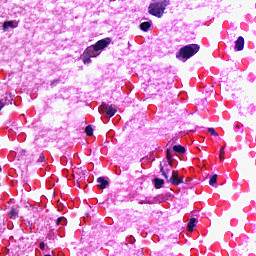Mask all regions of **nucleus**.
Wrapping results in <instances>:
<instances>
[{
  "instance_id": "20e7f679",
  "label": "nucleus",
  "mask_w": 256,
  "mask_h": 256,
  "mask_svg": "<svg viewBox=\"0 0 256 256\" xmlns=\"http://www.w3.org/2000/svg\"><path fill=\"white\" fill-rule=\"evenodd\" d=\"M99 112L106 113L108 117H113V115L117 113V107H115V105H109L103 102L102 105L99 107Z\"/></svg>"
},
{
  "instance_id": "dca6fc26",
  "label": "nucleus",
  "mask_w": 256,
  "mask_h": 256,
  "mask_svg": "<svg viewBox=\"0 0 256 256\" xmlns=\"http://www.w3.org/2000/svg\"><path fill=\"white\" fill-rule=\"evenodd\" d=\"M195 223H197V218H191L188 223L189 231H193V227H195Z\"/></svg>"
},
{
  "instance_id": "6e6552de",
  "label": "nucleus",
  "mask_w": 256,
  "mask_h": 256,
  "mask_svg": "<svg viewBox=\"0 0 256 256\" xmlns=\"http://www.w3.org/2000/svg\"><path fill=\"white\" fill-rule=\"evenodd\" d=\"M9 216H10V219H17V217H19V207L18 206L12 207L10 209Z\"/></svg>"
},
{
  "instance_id": "412c9836",
  "label": "nucleus",
  "mask_w": 256,
  "mask_h": 256,
  "mask_svg": "<svg viewBox=\"0 0 256 256\" xmlns=\"http://www.w3.org/2000/svg\"><path fill=\"white\" fill-rule=\"evenodd\" d=\"M166 158L168 159L169 163H171V160L173 159V154H171V149L166 150Z\"/></svg>"
},
{
  "instance_id": "1a4fd4ad",
  "label": "nucleus",
  "mask_w": 256,
  "mask_h": 256,
  "mask_svg": "<svg viewBox=\"0 0 256 256\" xmlns=\"http://www.w3.org/2000/svg\"><path fill=\"white\" fill-rule=\"evenodd\" d=\"M9 27H11V29L17 28V22L6 21L3 23V31H7V29H9Z\"/></svg>"
},
{
  "instance_id": "f03ea898",
  "label": "nucleus",
  "mask_w": 256,
  "mask_h": 256,
  "mask_svg": "<svg viewBox=\"0 0 256 256\" xmlns=\"http://www.w3.org/2000/svg\"><path fill=\"white\" fill-rule=\"evenodd\" d=\"M169 4V0H154L148 7V13L154 17L161 18Z\"/></svg>"
},
{
  "instance_id": "7ed1b4c3",
  "label": "nucleus",
  "mask_w": 256,
  "mask_h": 256,
  "mask_svg": "<svg viewBox=\"0 0 256 256\" xmlns=\"http://www.w3.org/2000/svg\"><path fill=\"white\" fill-rule=\"evenodd\" d=\"M199 45L198 44H189L182 47L179 52L176 54L177 59L180 61H187V59H191L193 55H197L199 53Z\"/></svg>"
},
{
  "instance_id": "4468645a",
  "label": "nucleus",
  "mask_w": 256,
  "mask_h": 256,
  "mask_svg": "<svg viewBox=\"0 0 256 256\" xmlns=\"http://www.w3.org/2000/svg\"><path fill=\"white\" fill-rule=\"evenodd\" d=\"M56 225L58 227H63V225H67V218L65 217H59L57 220H56Z\"/></svg>"
},
{
  "instance_id": "39448f33",
  "label": "nucleus",
  "mask_w": 256,
  "mask_h": 256,
  "mask_svg": "<svg viewBox=\"0 0 256 256\" xmlns=\"http://www.w3.org/2000/svg\"><path fill=\"white\" fill-rule=\"evenodd\" d=\"M168 182L175 186L181 185V183H183V178H179V173L177 171H173Z\"/></svg>"
},
{
  "instance_id": "4be33fe9",
  "label": "nucleus",
  "mask_w": 256,
  "mask_h": 256,
  "mask_svg": "<svg viewBox=\"0 0 256 256\" xmlns=\"http://www.w3.org/2000/svg\"><path fill=\"white\" fill-rule=\"evenodd\" d=\"M160 172L162 173L163 177L169 181V176H167V172H165V169H163V165L160 164Z\"/></svg>"
},
{
  "instance_id": "a211bd4d",
  "label": "nucleus",
  "mask_w": 256,
  "mask_h": 256,
  "mask_svg": "<svg viewBox=\"0 0 256 256\" xmlns=\"http://www.w3.org/2000/svg\"><path fill=\"white\" fill-rule=\"evenodd\" d=\"M85 133H86V135H88V137H91V135H93V127H91V125H88L85 128Z\"/></svg>"
},
{
  "instance_id": "f257e3e1",
  "label": "nucleus",
  "mask_w": 256,
  "mask_h": 256,
  "mask_svg": "<svg viewBox=\"0 0 256 256\" xmlns=\"http://www.w3.org/2000/svg\"><path fill=\"white\" fill-rule=\"evenodd\" d=\"M108 45H111V38L99 40L95 45H91L86 48L85 55L86 57H99V55H101V51H103V49Z\"/></svg>"
},
{
  "instance_id": "6ab92c4d",
  "label": "nucleus",
  "mask_w": 256,
  "mask_h": 256,
  "mask_svg": "<svg viewBox=\"0 0 256 256\" xmlns=\"http://www.w3.org/2000/svg\"><path fill=\"white\" fill-rule=\"evenodd\" d=\"M207 131L208 133H210V135H213L214 137H219V133L215 131V128H208Z\"/></svg>"
},
{
  "instance_id": "a878e982",
  "label": "nucleus",
  "mask_w": 256,
  "mask_h": 256,
  "mask_svg": "<svg viewBox=\"0 0 256 256\" xmlns=\"http://www.w3.org/2000/svg\"><path fill=\"white\" fill-rule=\"evenodd\" d=\"M77 173H80V175H82V176H80V179H82V177H85V174L82 173L81 170H77Z\"/></svg>"
},
{
  "instance_id": "9d476101",
  "label": "nucleus",
  "mask_w": 256,
  "mask_h": 256,
  "mask_svg": "<svg viewBox=\"0 0 256 256\" xmlns=\"http://www.w3.org/2000/svg\"><path fill=\"white\" fill-rule=\"evenodd\" d=\"M97 182L99 183L98 187L100 189H107V186L109 185V181L105 180V178H103V177H99L97 179Z\"/></svg>"
},
{
  "instance_id": "9b49d317",
  "label": "nucleus",
  "mask_w": 256,
  "mask_h": 256,
  "mask_svg": "<svg viewBox=\"0 0 256 256\" xmlns=\"http://www.w3.org/2000/svg\"><path fill=\"white\" fill-rule=\"evenodd\" d=\"M163 185H165L164 179H159V178L154 179V187L156 189H161V187H163Z\"/></svg>"
},
{
  "instance_id": "bb28decb",
  "label": "nucleus",
  "mask_w": 256,
  "mask_h": 256,
  "mask_svg": "<svg viewBox=\"0 0 256 256\" xmlns=\"http://www.w3.org/2000/svg\"><path fill=\"white\" fill-rule=\"evenodd\" d=\"M0 171H1V167H0Z\"/></svg>"
},
{
  "instance_id": "5701e85b",
  "label": "nucleus",
  "mask_w": 256,
  "mask_h": 256,
  "mask_svg": "<svg viewBox=\"0 0 256 256\" xmlns=\"http://www.w3.org/2000/svg\"><path fill=\"white\" fill-rule=\"evenodd\" d=\"M83 63H84L85 65H89V63H91V57H89V56H84V57H83Z\"/></svg>"
},
{
  "instance_id": "f3484780",
  "label": "nucleus",
  "mask_w": 256,
  "mask_h": 256,
  "mask_svg": "<svg viewBox=\"0 0 256 256\" xmlns=\"http://www.w3.org/2000/svg\"><path fill=\"white\" fill-rule=\"evenodd\" d=\"M139 205H153V203H155V201L146 199V200H139Z\"/></svg>"
},
{
  "instance_id": "2eb2a0df",
  "label": "nucleus",
  "mask_w": 256,
  "mask_h": 256,
  "mask_svg": "<svg viewBox=\"0 0 256 256\" xmlns=\"http://www.w3.org/2000/svg\"><path fill=\"white\" fill-rule=\"evenodd\" d=\"M209 185H211V187H214V185H216L217 187V174L211 176L209 180Z\"/></svg>"
},
{
  "instance_id": "b1692460",
  "label": "nucleus",
  "mask_w": 256,
  "mask_h": 256,
  "mask_svg": "<svg viewBox=\"0 0 256 256\" xmlns=\"http://www.w3.org/2000/svg\"><path fill=\"white\" fill-rule=\"evenodd\" d=\"M38 163H43L45 161V155L43 153L39 154Z\"/></svg>"
},
{
  "instance_id": "0eeeda50",
  "label": "nucleus",
  "mask_w": 256,
  "mask_h": 256,
  "mask_svg": "<svg viewBox=\"0 0 256 256\" xmlns=\"http://www.w3.org/2000/svg\"><path fill=\"white\" fill-rule=\"evenodd\" d=\"M13 99H11V96L9 94H6L3 96L2 99H0V111L5 107V105H11Z\"/></svg>"
},
{
  "instance_id": "393cba45",
  "label": "nucleus",
  "mask_w": 256,
  "mask_h": 256,
  "mask_svg": "<svg viewBox=\"0 0 256 256\" xmlns=\"http://www.w3.org/2000/svg\"><path fill=\"white\" fill-rule=\"evenodd\" d=\"M40 249H41L42 251H45V243H44V242H41V243H40Z\"/></svg>"
},
{
  "instance_id": "aec40b11",
  "label": "nucleus",
  "mask_w": 256,
  "mask_h": 256,
  "mask_svg": "<svg viewBox=\"0 0 256 256\" xmlns=\"http://www.w3.org/2000/svg\"><path fill=\"white\" fill-rule=\"evenodd\" d=\"M219 158L221 159V161H223V159H225V146L221 147Z\"/></svg>"
},
{
  "instance_id": "423d86ee",
  "label": "nucleus",
  "mask_w": 256,
  "mask_h": 256,
  "mask_svg": "<svg viewBox=\"0 0 256 256\" xmlns=\"http://www.w3.org/2000/svg\"><path fill=\"white\" fill-rule=\"evenodd\" d=\"M244 47H245V38H243L242 36H239L238 39L235 41L234 49L236 51H243Z\"/></svg>"
},
{
  "instance_id": "ddd939ff",
  "label": "nucleus",
  "mask_w": 256,
  "mask_h": 256,
  "mask_svg": "<svg viewBox=\"0 0 256 256\" xmlns=\"http://www.w3.org/2000/svg\"><path fill=\"white\" fill-rule=\"evenodd\" d=\"M173 151H175V153H179V155H183V153H185V147L181 145H175L173 146Z\"/></svg>"
},
{
  "instance_id": "f8f14e48",
  "label": "nucleus",
  "mask_w": 256,
  "mask_h": 256,
  "mask_svg": "<svg viewBox=\"0 0 256 256\" xmlns=\"http://www.w3.org/2000/svg\"><path fill=\"white\" fill-rule=\"evenodd\" d=\"M140 29L141 31H145V32L149 31V29H151V22H142L140 24Z\"/></svg>"
}]
</instances>
